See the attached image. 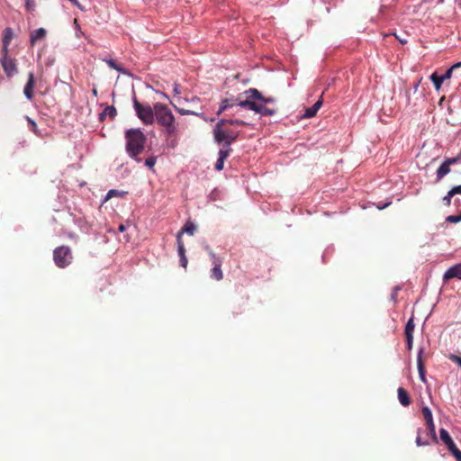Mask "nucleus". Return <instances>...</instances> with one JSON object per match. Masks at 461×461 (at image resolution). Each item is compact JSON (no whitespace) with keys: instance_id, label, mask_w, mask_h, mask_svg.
Wrapping results in <instances>:
<instances>
[{"instance_id":"nucleus-1","label":"nucleus","mask_w":461,"mask_h":461,"mask_svg":"<svg viewBox=\"0 0 461 461\" xmlns=\"http://www.w3.org/2000/svg\"><path fill=\"white\" fill-rule=\"evenodd\" d=\"M245 99L239 100V106L251 110L263 116H272L276 113V109L266 106L267 104H274L276 98L272 96H264L257 88H249L242 93Z\"/></svg>"},{"instance_id":"nucleus-2","label":"nucleus","mask_w":461,"mask_h":461,"mask_svg":"<svg viewBox=\"0 0 461 461\" xmlns=\"http://www.w3.org/2000/svg\"><path fill=\"white\" fill-rule=\"evenodd\" d=\"M154 113L155 120L165 128L167 134L168 136L176 135L177 131L176 119L167 105L162 103L154 104Z\"/></svg>"},{"instance_id":"nucleus-3","label":"nucleus","mask_w":461,"mask_h":461,"mask_svg":"<svg viewBox=\"0 0 461 461\" xmlns=\"http://www.w3.org/2000/svg\"><path fill=\"white\" fill-rule=\"evenodd\" d=\"M126 151L131 158H136L144 149L146 137L140 129H130L125 132Z\"/></svg>"},{"instance_id":"nucleus-4","label":"nucleus","mask_w":461,"mask_h":461,"mask_svg":"<svg viewBox=\"0 0 461 461\" xmlns=\"http://www.w3.org/2000/svg\"><path fill=\"white\" fill-rule=\"evenodd\" d=\"M212 135L217 144H222L223 149H231L230 145L238 139L240 131L227 129L225 122L219 121L212 130Z\"/></svg>"},{"instance_id":"nucleus-5","label":"nucleus","mask_w":461,"mask_h":461,"mask_svg":"<svg viewBox=\"0 0 461 461\" xmlns=\"http://www.w3.org/2000/svg\"><path fill=\"white\" fill-rule=\"evenodd\" d=\"M133 107L138 118L147 125H150L155 121L154 106L142 104L136 98L133 100Z\"/></svg>"},{"instance_id":"nucleus-6","label":"nucleus","mask_w":461,"mask_h":461,"mask_svg":"<svg viewBox=\"0 0 461 461\" xmlns=\"http://www.w3.org/2000/svg\"><path fill=\"white\" fill-rule=\"evenodd\" d=\"M73 255L69 247L60 246L53 251V260L57 267L65 268L72 263Z\"/></svg>"},{"instance_id":"nucleus-7","label":"nucleus","mask_w":461,"mask_h":461,"mask_svg":"<svg viewBox=\"0 0 461 461\" xmlns=\"http://www.w3.org/2000/svg\"><path fill=\"white\" fill-rule=\"evenodd\" d=\"M0 62L8 77H12L18 72L16 60L14 59H11L9 57L1 58Z\"/></svg>"},{"instance_id":"nucleus-8","label":"nucleus","mask_w":461,"mask_h":461,"mask_svg":"<svg viewBox=\"0 0 461 461\" xmlns=\"http://www.w3.org/2000/svg\"><path fill=\"white\" fill-rule=\"evenodd\" d=\"M241 98V99H245V95H242L240 94L236 98L232 97V98H225L223 100H221V104H220V107H219V110L217 111L216 114L219 116L221 115L223 112H225L226 110H228L229 108H231L233 107L234 105H239L238 103H239V98Z\"/></svg>"},{"instance_id":"nucleus-9","label":"nucleus","mask_w":461,"mask_h":461,"mask_svg":"<svg viewBox=\"0 0 461 461\" xmlns=\"http://www.w3.org/2000/svg\"><path fill=\"white\" fill-rule=\"evenodd\" d=\"M439 436L441 440L447 445L448 450L452 453L453 456H455V452L459 451V449L456 447L449 433L445 429H440Z\"/></svg>"},{"instance_id":"nucleus-10","label":"nucleus","mask_w":461,"mask_h":461,"mask_svg":"<svg viewBox=\"0 0 461 461\" xmlns=\"http://www.w3.org/2000/svg\"><path fill=\"white\" fill-rule=\"evenodd\" d=\"M456 158H447L445 160L437 170V180H441L446 175L450 172V165L456 162Z\"/></svg>"},{"instance_id":"nucleus-11","label":"nucleus","mask_w":461,"mask_h":461,"mask_svg":"<svg viewBox=\"0 0 461 461\" xmlns=\"http://www.w3.org/2000/svg\"><path fill=\"white\" fill-rule=\"evenodd\" d=\"M443 278L445 281L450 280L452 278H457L461 280V263L456 264L449 267L445 272Z\"/></svg>"},{"instance_id":"nucleus-12","label":"nucleus","mask_w":461,"mask_h":461,"mask_svg":"<svg viewBox=\"0 0 461 461\" xmlns=\"http://www.w3.org/2000/svg\"><path fill=\"white\" fill-rule=\"evenodd\" d=\"M35 86V79L32 72L28 75V81L24 86L23 94L27 99L32 100L33 98V88Z\"/></svg>"},{"instance_id":"nucleus-13","label":"nucleus","mask_w":461,"mask_h":461,"mask_svg":"<svg viewBox=\"0 0 461 461\" xmlns=\"http://www.w3.org/2000/svg\"><path fill=\"white\" fill-rule=\"evenodd\" d=\"M231 149H221L219 150V158L215 164V169L221 171L223 169L224 161L230 156Z\"/></svg>"},{"instance_id":"nucleus-14","label":"nucleus","mask_w":461,"mask_h":461,"mask_svg":"<svg viewBox=\"0 0 461 461\" xmlns=\"http://www.w3.org/2000/svg\"><path fill=\"white\" fill-rule=\"evenodd\" d=\"M422 349L420 348L419 350V353H418V357H417V366H418V371H419V376H420V379L421 382L423 383H426L427 380H426V370H425V366H424V363H423V360H422Z\"/></svg>"},{"instance_id":"nucleus-15","label":"nucleus","mask_w":461,"mask_h":461,"mask_svg":"<svg viewBox=\"0 0 461 461\" xmlns=\"http://www.w3.org/2000/svg\"><path fill=\"white\" fill-rule=\"evenodd\" d=\"M47 32L44 28H39L34 30L30 36L31 45H35L36 42L40 40H42L46 37Z\"/></svg>"},{"instance_id":"nucleus-16","label":"nucleus","mask_w":461,"mask_h":461,"mask_svg":"<svg viewBox=\"0 0 461 461\" xmlns=\"http://www.w3.org/2000/svg\"><path fill=\"white\" fill-rule=\"evenodd\" d=\"M222 262L214 263L213 267L211 269V277L216 281L223 279V272L221 270Z\"/></svg>"},{"instance_id":"nucleus-17","label":"nucleus","mask_w":461,"mask_h":461,"mask_svg":"<svg viewBox=\"0 0 461 461\" xmlns=\"http://www.w3.org/2000/svg\"><path fill=\"white\" fill-rule=\"evenodd\" d=\"M397 393H398V400L402 405L409 406L411 404V398L409 396L408 392L404 388L399 387L397 390Z\"/></svg>"},{"instance_id":"nucleus-18","label":"nucleus","mask_w":461,"mask_h":461,"mask_svg":"<svg viewBox=\"0 0 461 461\" xmlns=\"http://www.w3.org/2000/svg\"><path fill=\"white\" fill-rule=\"evenodd\" d=\"M322 105V100L319 99L312 106L307 108L304 113L305 118H312L316 115L317 112Z\"/></svg>"},{"instance_id":"nucleus-19","label":"nucleus","mask_w":461,"mask_h":461,"mask_svg":"<svg viewBox=\"0 0 461 461\" xmlns=\"http://www.w3.org/2000/svg\"><path fill=\"white\" fill-rule=\"evenodd\" d=\"M117 114V111L114 106H106L105 109L99 114L100 121H104L106 116L113 119Z\"/></svg>"},{"instance_id":"nucleus-20","label":"nucleus","mask_w":461,"mask_h":461,"mask_svg":"<svg viewBox=\"0 0 461 461\" xmlns=\"http://www.w3.org/2000/svg\"><path fill=\"white\" fill-rule=\"evenodd\" d=\"M195 230H196V225L194 222H192L190 221H187L185 222V224L184 225V227L182 228L180 232H182V234L184 232H185V233H187L189 235H194Z\"/></svg>"},{"instance_id":"nucleus-21","label":"nucleus","mask_w":461,"mask_h":461,"mask_svg":"<svg viewBox=\"0 0 461 461\" xmlns=\"http://www.w3.org/2000/svg\"><path fill=\"white\" fill-rule=\"evenodd\" d=\"M14 37L13 30L11 28H5L3 32V44L10 45V42Z\"/></svg>"},{"instance_id":"nucleus-22","label":"nucleus","mask_w":461,"mask_h":461,"mask_svg":"<svg viewBox=\"0 0 461 461\" xmlns=\"http://www.w3.org/2000/svg\"><path fill=\"white\" fill-rule=\"evenodd\" d=\"M427 438H431V441L433 443L438 442L437 435H436V429L434 423L428 424L427 425Z\"/></svg>"},{"instance_id":"nucleus-23","label":"nucleus","mask_w":461,"mask_h":461,"mask_svg":"<svg viewBox=\"0 0 461 461\" xmlns=\"http://www.w3.org/2000/svg\"><path fill=\"white\" fill-rule=\"evenodd\" d=\"M414 328H415V324H414L413 318H410L406 323L405 330H404L405 337H413Z\"/></svg>"},{"instance_id":"nucleus-24","label":"nucleus","mask_w":461,"mask_h":461,"mask_svg":"<svg viewBox=\"0 0 461 461\" xmlns=\"http://www.w3.org/2000/svg\"><path fill=\"white\" fill-rule=\"evenodd\" d=\"M430 80L432 81L436 90H439L444 82V79L442 78V77L438 76L436 72H434L430 76Z\"/></svg>"},{"instance_id":"nucleus-25","label":"nucleus","mask_w":461,"mask_h":461,"mask_svg":"<svg viewBox=\"0 0 461 461\" xmlns=\"http://www.w3.org/2000/svg\"><path fill=\"white\" fill-rule=\"evenodd\" d=\"M176 241H177L178 256L183 257V255H185V249L184 242L182 240V232L177 233Z\"/></svg>"},{"instance_id":"nucleus-26","label":"nucleus","mask_w":461,"mask_h":461,"mask_svg":"<svg viewBox=\"0 0 461 461\" xmlns=\"http://www.w3.org/2000/svg\"><path fill=\"white\" fill-rule=\"evenodd\" d=\"M421 412L424 417L426 425L433 423L432 413L429 407H427V406L423 407L421 410Z\"/></svg>"},{"instance_id":"nucleus-27","label":"nucleus","mask_w":461,"mask_h":461,"mask_svg":"<svg viewBox=\"0 0 461 461\" xmlns=\"http://www.w3.org/2000/svg\"><path fill=\"white\" fill-rule=\"evenodd\" d=\"M175 109L181 115H195V116H199V117L203 118V113H197V112H194V111H192V110H188V109H185V108H179V107H176V106H175Z\"/></svg>"},{"instance_id":"nucleus-28","label":"nucleus","mask_w":461,"mask_h":461,"mask_svg":"<svg viewBox=\"0 0 461 461\" xmlns=\"http://www.w3.org/2000/svg\"><path fill=\"white\" fill-rule=\"evenodd\" d=\"M204 249L209 254L212 264L218 263V262H222V259L212 251V249L210 248V246H208V245L204 246Z\"/></svg>"},{"instance_id":"nucleus-29","label":"nucleus","mask_w":461,"mask_h":461,"mask_svg":"<svg viewBox=\"0 0 461 461\" xmlns=\"http://www.w3.org/2000/svg\"><path fill=\"white\" fill-rule=\"evenodd\" d=\"M220 121H224L225 122V126L227 124H230V125H239V126H245V125H249L248 122H246L245 121H242V120H233V119H221Z\"/></svg>"},{"instance_id":"nucleus-30","label":"nucleus","mask_w":461,"mask_h":461,"mask_svg":"<svg viewBox=\"0 0 461 461\" xmlns=\"http://www.w3.org/2000/svg\"><path fill=\"white\" fill-rule=\"evenodd\" d=\"M461 67V62L454 64L451 68H449L444 75H442V78L445 80L449 79L452 77L453 71Z\"/></svg>"},{"instance_id":"nucleus-31","label":"nucleus","mask_w":461,"mask_h":461,"mask_svg":"<svg viewBox=\"0 0 461 461\" xmlns=\"http://www.w3.org/2000/svg\"><path fill=\"white\" fill-rule=\"evenodd\" d=\"M104 61L106 62V64L113 69H115L117 71L122 72L123 69L120 64H118L114 59H104Z\"/></svg>"},{"instance_id":"nucleus-32","label":"nucleus","mask_w":461,"mask_h":461,"mask_svg":"<svg viewBox=\"0 0 461 461\" xmlns=\"http://www.w3.org/2000/svg\"><path fill=\"white\" fill-rule=\"evenodd\" d=\"M416 444L418 447H421V446H428L429 445V441L428 438L426 439H423L421 438V436L420 435V429L418 430V436L416 438V440H415Z\"/></svg>"},{"instance_id":"nucleus-33","label":"nucleus","mask_w":461,"mask_h":461,"mask_svg":"<svg viewBox=\"0 0 461 461\" xmlns=\"http://www.w3.org/2000/svg\"><path fill=\"white\" fill-rule=\"evenodd\" d=\"M27 120H28L30 130L32 132H34L36 135L40 136L41 133L39 132V130H38L36 122L33 120L30 119V118H27Z\"/></svg>"},{"instance_id":"nucleus-34","label":"nucleus","mask_w":461,"mask_h":461,"mask_svg":"<svg viewBox=\"0 0 461 461\" xmlns=\"http://www.w3.org/2000/svg\"><path fill=\"white\" fill-rule=\"evenodd\" d=\"M446 220H447V221L451 222V223H457V222L461 221V212H460L459 215H449L447 217Z\"/></svg>"},{"instance_id":"nucleus-35","label":"nucleus","mask_w":461,"mask_h":461,"mask_svg":"<svg viewBox=\"0 0 461 461\" xmlns=\"http://www.w3.org/2000/svg\"><path fill=\"white\" fill-rule=\"evenodd\" d=\"M156 161H157V158H156V157H149V158H148L146 159V161H145V165H146L149 168L152 169V168L154 167L155 164H156Z\"/></svg>"},{"instance_id":"nucleus-36","label":"nucleus","mask_w":461,"mask_h":461,"mask_svg":"<svg viewBox=\"0 0 461 461\" xmlns=\"http://www.w3.org/2000/svg\"><path fill=\"white\" fill-rule=\"evenodd\" d=\"M120 195H121V193L119 191L112 189V190L108 191V193L105 196V201L111 199L113 196H120Z\"/></svg>"},{"instance_id":"nucleus-37","label":"nucleus","mask_w":461,"mask_h":461,"mask_svg":"<svg viewBox=\"0 0 461 461\" xmlns=\"http://www.w3.org/2000/svg\"><path fill=\"white\" fill-rule=\"evenodd\" d=\"M25 6L28 11H30V12L34 11V8H35L34 0H25Z\"/></svg>"},{"instance_id":"nucleus-38","label":"nucleus","mask_w":461,"mask_h":461,"mask_svg":"<svg viewBox=\"0 0 461 461\" xmlns=\"http://www.w3.org/2000/svg\"><path fill=\"white\" fill-rule=\"evenodd\" d=\"M454 195H450V190L448 191V193L447 194V195H445L443 197V203L446 206H449L451 204V198L453 197Z\"/></svg>"},{"instance_id":"nucleus-39","label":"nucleus","mask_w":461,"mask_h":461,"mask_svg":"<svg viewBox=\"0 0 461 461\" xmlns=\"http://www.w3.org/2000/svg\"><path fill=\"white\" fill-rule=\"evenodd\" d=\"M461 194V185H456L451 188L450 190V195H456V194Z\"/></svg>"},{"instance_id":"nucleus-40","label":"nucleus","mask_w":461,"mask_h":461,"mask_svg":"<svg viewBox=\"0 0 461 461\" xmlns=\"http://www.w3.org/2000/svg\"><path fill=\"white\" fill-rule=\"evenodd\" d=\"M179 258H180V265H181V267H183L184 268H186L187 263H188L186 256L183 255V257H179Z\"/></svg>"},{"instance_id":"nucleus-41","label":"nucleus","mask_w":461,"mask_h":461,"mask_svg":"<svg viewBox=\"0 0 461 461\" xmlns=\"http://www.w3.org/2000/svg\"><path fill=\"white\" fill-rule=\"evenodd\" d=\"M8 47H9V45H4L3 44V47H2V50H1L2 58L8 57Z\"/></svg>"},{"instance_id":"nucleus-42","label":"nucleus","mask_w":461,"mask_h":461,"mask_svg":"<svg viewBox=\"0 0 461 461\" xmlns=\"http://www.w3.org/2000/svg\"><path fill=\"white\" fill-rule=\"evenodd\" d=\"M407 348L409 350L412 348L413 337H406Z\"/></svg>"},{"instance_id":"nucleus-43","label":"nucleus","mask_w":461,"mask_h":461,"mask_svg":"<svg viewBox=\"0 0 461 461\" xmlns=\"http://www.w3.org/2000/svg\"><path fill=\"white\" fill-rule=\"evenodd\" d=\"M71 2L74 5H76L80 10H84V7L81 5V4L77 0H68Z\"/></svg>"},{"instance_id":"nucleus-44","label":"nucleus","mask_w":461,"mask_h":461,"mask_svg":"<svg viewBox=\"0 0 461 461\" xmlns=\"http://www.w3.org/2000/svg\"><path fill=\"white\" fill-rule=\"evenodd\" d=\"M174 92L176 95H179L180 94V86L178 84H175L174 85Z\"/></svg>"},{"instance_id":"nucleus-45","label":"nucleus","mask_w":461,"mask_h":461,"mask_svg":"<svg viewBox=\"0 0 461 461\" xmlns=\"http://www.w3.org/2000/svg\"><path fill=\"white\" fill-rule=\"evenodd\" d=\"M454 456L456 457V461H461V451H456Z\"/></svg>"},{"instance_id":"nucleus-46","label":"nucleus","mask_w":461,"mask_h":461,"mask_svg":"<svg viewBox=\"0 0 461 461\" xmlns=\"http://www.w3.org/2000/svg\"><path fill=\"white\" fill-rule=\"evenodd\" d=\"M125 230H126L125 225L121 224V225L119 226V231L123 232Z\"/></svg>"},{"instance_id":"nucleus-47","label":"nucleus","mask_w":461,"mask_h":461,"mask_svg":"<svg viewBox=\"0 0 461 461\" xmlns=\"http://www.w3.org/2000/svg\"><path fill=\"white\" fill-rule=\"evenodd\" d=\"M388 204H389V203H385V204H384V205H383V206H377V207H378V209H384V208H385Z\"/></svg>"},{"instance_id":"nucleus-48","label":"nucleus","mask_w":461,"mask_h":461,"mask_svg":"<svg viewBox=\"0 0 461 461\" xmlns=\"http://www.w3.org/2000/svg\"><path fill=\"white\" fill-rule=\"evenodd\" d=\"M92 92L95 95H97V90L95 88H94Z\"/></svg>"},{"instance_id":"nucleus-49","label":"nucleus","mask_w":461,"mask_h":461,"mask_svg":"<svg viewBox=\"0 0 461 461\" xmlns=\"http://www.w3.org/2000/svg\"><path fill=\"white\" fill-rule=\"evenodd\" d=\"M400 41H401L402 43H406V41H403V39H401V40H400Z\"/></svg>"}]
</instances>
